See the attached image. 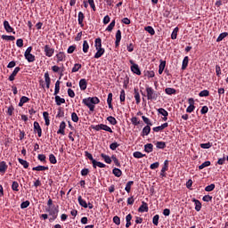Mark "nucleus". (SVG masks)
<instances>
[{"instance_id":"39448f33","label":"nucleus","mask_w":228,"mask_h":228,"mask_svg":"<svg viewBox=\"0 0 228 228\" xmlns=\"http://www.w3.org/2000/svg\"><path fill=\"white\" fill-rule=\"evenodd\" d=\"M45 54L48 58H51L53 54H54V49L51 47L49 45H45Z\"/></svg>"},{"instance_id":"ddd939ff","label":"nucleus","mask_w":228,"mask_h":228,"mask_svg":"<svg viewBox=\"0 0 228 228\" xmlns=\"http://www.w3.org/2000/svg\"><path fill=\"white\" fill-rule=\"evenodd\" d=\"M65 127H67L65 121L61 122L57 134H65Z\"/></svg>"},{"instance_id":"2f4dec72","label":"nucleus","mask_w":228,"mask_h":228,"mask_svg":"<svg viewBox=\"0 0 228 228\" xmlns=\"http://www.w3.org/2000/svg\"><path fill=\"white\" fill-rule=\"evenodd\" d=\"M43 117L45 122V126H49V124H51V121L49 120V112L47 111L43 112Z\"/></svg>"},{"instance_id":"a18cd8bd","label":"nucleus","mask_w":228,"mask_h":228,"mask_svg":"<svg viewBox=\"0 0 228 228\" xmlns=\"http://www.w3.org/2000/svg\"><path fill=\"white\" fill-rule=\"evenodd\" d=\"M158 112L162 115L163 117H168V111H167L165 109L160 108L158 109Z\"/></svg>"},{"instance_id":"2eb2a0df","label":"nucleus","mask_w":228,"mask_h":228,"mask_svg":"<svg viewBox=\"0 0 228 228\" xmlns=\"http://www.w3.org/2000/svg\"><path fill=\"white\" fill-rule=\"evenodd\" d=\"M83 20H85V14L83 13V12H78V24H79V26H81V28L85 27Z\"/></svg>"},{"instance_id":"052dcab7","label":"nucleus","mask_w":228,"mask_h":228,"mask_svg":"<svg viewBox=\"0 0 228 228\" xmlns=\"http://www.w3.org/2000/svg\"><path fill=\"white\" fill-rule=\"evenodd\" d=\"M145 155L140 151L134 152V158L140 159V158H143Z\"/></svg>"},{"instance_id":"7ed1b4c3","label":"nucleus","mask_w":228,"mask_h":228,"mask_svg":"<svg viewBox=\"0 0 228 228\" xmlns=\"http://www.w3.org/2000/svg\"><path fill=\"white\" fill-rule=\"evenodd\" d=\"M94 131H107L108 133H113V130H111V127L108 126L104 124H100L96 126H92Z\"/></svg>"},{"instance_id":"338daca9","label":"nucleus","mask_w":228,"mask_h":228,"mask_svg":"<svg viewBox=\"0 0 228 228\" xmlns=\"http://www.w3.org/2000/svg\"><path fill=\"white\" fill-rule=\"evenodd\" d=\"M213 190H215V184L212 183L210 185H208L206 188H205V191H213Z\"/></svg>"},{"instance_id":"f257e3e1","label":"nucleus","mask_w":228,"mask_h":228,"mask_svg":"<svg viewBox=\"0 0 228 228\" xmlns=\"http://www.w3.org/2000/svg\"><path fill=\"white\" fill-rule=\"evenodd\" d=\"M83 104L87 106L89 108L90 111H94L95 110V105L94 104H99L101 101L97 97H88L82 100Z\"/></svg>"},{"instance_id":"864d4df0","label":"nucleus","mask_w":228,"mask_h":228,"mask_svg":"<svg viewBox=\"0 0 228 228\" xmlns=\"http://www.w3.org/2000/svg\"><path fill=\"white\" fill-rule=\"evenodd\" d=\"M111 159L115 163L116 167H120V161H118V159H117V156L112 155Z\"/></svg>"},{"instance_id":"58836bf2","label":"nucleus","mask_w":228,"mask_h":228,"mask_svg":"<svg viewBox=\"0 0 228 228\" xmlns=\"http://www.w3.org/2000/svg\"><path fill=\"white\" fill-rule=\"evenodd\" d=\"M112 174H114V175L116 177H120V175H122V170L115 167L113 170H112Z\"/></svg>"},{"instance_id":"cd10ccee","label":"nucleus","mask_w":228,"mask_h":228,"mask_svg":"<svg viewBox=\"0 0 228 228\" xmlns=\"http://www.w3.org/2000/svg\"><path fill=\"white\" fill-rule=\"evenodd\" d=\"M153 149H154V145H152V143H147L144 145L145 152H148V153L152 152Z\"/></svg>"},{"instance_id":"c85d7f7f","label":"nucleus","mask_w":228,"mask_h":228,"mask_svg":"<svg viewBox=\"0 0 228 228\" xmlns=\"http://www.w3.org/2000/svg\"><path fill=\"white\" fill-rule=\"evenodd\" d=\"M101 157L102 158V159H104L105 163H107L108 165H110L111 163V158L104 153L101 154Z\"/></svg>"},{"instance_id":"6e6d98bb","label":"nucleus","mask_w":228,"mask_h":228,"mask_svg":"<svg viewBox=\"0 0 228 228\" xmlns=\"http://www.w3.org/2000/svg\"><path fill=\"white\" fill-rule=\"evenodd\" d=\"M113 28H115V20H113L110 25L107 27L106 31H113Z\"/></svg>"},{"instance_id":"20e7f679","label":"nucleus","mask_w":228,"mask_h":228,"mask_svg":"<svg viewBox=\"0 0 228 228\" xmlns=\"http://www.w3.org/2000/svg\"><path fill=\"white\" fill-rule=\"evenodd\" d=\"M46 213H49V216H52L50 218V222L54 220L55 218H58V208L54 207H49L48 208H46Z\"/></svg>"},{"instance_id":"e433bc0d","label":"nucleus","mask_w":228,"mask_h":228,"mask_svg":"<svg viewBox=\"0 0 228 228\" xmlns=\"http://www.w3.org/2000/svg\"><path fill=\"white\" fill-rule=\"evenodd\" d=\"M188 61H189V58L188 56H185L183 61L182 70H185L186 67H188Z\"/></svg>"},{"instance_id":"423d86ee","label":"nucleus","mask_w":228,"mask_h":228,"mask_svg":"<svg viewBox=\"0 0 228 228\" xmlns=\"http://www.w3.org/2000/svg\"><path fill=\"white\" fill-rule=\"evenodd\" d=\"M34 132L37 133L39 138L42 136V127H40V124L37 121L34 122Z\"/></svg>"},{"instance_id":"680f3d73","label":"nucleus","mask_w":228,"mask_h":228,"mask_svg":"<svg viewBox=\"0 0 228 228\" xmlns=\"http://www.w3.org/2000/svg\"><path fill=\"white\" fill-rule=\"evenodd\" d=\"M81 69V64L76 63L71 69V72H77Z\"/></svg>"},{"instance_id":"6ab92c4d","label":"nucleus","mask_w":228,"mask_h":228,"mask_svg":"<svg viewBox=\"0 0 228 228\" xmlns=\"http://www.w3.org/2000/svg\"><path fill=\"white\" fill-rule=\"evenodd\" d=\"M112 101H113V94L110 93L107 98V104L110 110H113V105L111 104Z\"/></svg>"},{"instance_id":"774afa93","label":"nucleus","mask_w":228,"mask_h":228,"mask_svg":"<svg viewBox=\"0 0 228 228\" xmlns=\"http://www.w3.org/2000/svg\"><path fill=\"white\" fill-rule=\"evenodd\" d=\"M167 170H168V160H165L164 166L161 169L162 172H167Z\"/></svg>"},{"instance_id":"ea45409f","label":"nucleus","mask_w":228,"mask_h":228,"mask_svg":"<svg viewBox=\"0 0 228 228\" xmlns=\"http://www.w3.org/2000/svg\"><path fill=\"white\" fill-rule=\"evenodd\" d=\"M88 49H90V45H88V41L85 40L83 43V53H88Z\"/></svg>"},{"instance_id":"4c0bfd02","label":"nucleus","mask_w":228,"mask_h":228,"mask_svg":"<svg viewBox=\"0 0 228 228\" xmlns=\"http://www.w3.org/2000/svg\"><path fill=\"white\" fill-rule=\"evenodd\" d=\"M18 161L24 168H28L29 167V163L22 159H18Z\"/></svg>"},{"instance_id":"603ef678","label":"nucleus","mask_w":228,"mask_h":228,"mask_svg":"<svg viewBox=\"0 0 228 228\" xmlns=\"http://www.w3.org/2000/svg\"><path fill=\"white\" fill-rule=\"evenodd\" d=\"M12 190L13 191H19V183L18 182H12Z\"/></svg>"},{"instance_id":"473e14b6","label":"nucleus","mask_w":228,"mask_h":228,"mask_svg":"<svg viewBox=\"0 0 228 228\" xmlns=\"http://www.w3.org/2000/svg\"><path fill=\"white\" fill-rule=\"evenodd\" d=\"M134 184V182L133 181H129L127 182L126 187H125V190L127 193H131V187Z\"/></svg>"},{"instance_id":"a19ab883","label":"nucleus","mask_w":228,"mask_h":228,"mask_svg":"<svg viewBox=\"0 0 228 228\" xmlns=\"http://www.w3.org/2000/svg\"><path fill=\"white\" fill-rule=\"evenodd\" d=\"M108 122L111 124V126H117V119L113 118V116H110L107 118Z\"/></svg>"},{"instance_id":"6e6552de","label":"nucleus","mask_w":228,"mask_h":228,"mask_svg":"<svg viewBox=\"0 0 228 228\" xmlns=\"http://www.w3.org/2000/svg\"><path fill=\"white\" fill-rule=\"evenodd\" d=\"M139 213H147L149 211V205L145 202H142V206L138 208Z\"/></svg>"},{"instance_id":"b1692460","label":"nucleus","mask_w":228,"mask_h":228,"mask_svg":"<svg viewBox=\"0 0 228 228\" xmlns=\"http://www.w3.org/2000/svg\"><path fill=\"white\" fill-rule=\"evenodd\" d=\"M151 133V126H146L142 128V136H149Z\"/></svg>"},{"instance_id":"72a5a7b5","label":"nucleus","mask_w":228,"mask_h":228,"mask_svg":"<svg viewBox=\"0 0 228 228\" xmlns=\"http://www.w3.org/2000/svg\"><path fill=\"white\" fill-rule=\"evenodd\" d=\"M144 29L147 31V33H149L151 36L156 35V31L154 30V28H152L151 26L145 27Z\"/></svg>"},{"instance_id":"bb28decb","label":"nucleus","mask_w":228,"mask_h":228,"mask_svg":"<svg viewBox=\"0 0 228 228\" xmlns=\"http://www.w3.org/2000/svg\"><path fill=\"white\" fill-rule=\"evenodd\" d=\"M45 84H46V88H50V86H51V77H49L48 72L45 73Z\"/></svg>"},{"instance_id":"dca6fc26","label":"nucleus","mask_w":228,"mask_h":228,"mask_svg":"<svg viewBox=\"0 0 228 228\" xmlns=\"http://www.w3.org/2000/svg\"><path fill=\"white\" fill-rule=\"evenodd\" d=\"M96 51L97 52L94 54V58H96V59L101 58V56H102V54H104V53H105L104 48H96Z\"/></svg>"},{"instance_id":"aec40b11","label":"nucleus","mask_w":228,"mask_h":228,"mask_svg":"<svg viewBox=\"0 0 228 228\" xmlns=\"http://www.w3.org/2000/svg\"><path fill=\"white\" fill-rule=\"evenodd\" d=\"M26 102H29V98L27 96H22L20 100L19 106L20 108H22Z\"/></svg>"},{"instance_id":"412c9836","label":"nucleus","mask_w":228,"mask_h":228,"mask_svg":"<svg viewBox=\"0 0 228 228\" xmlns=\"http://www.w3.org/2000/svg\"><path fill=\"white\" fill-rule=\"evenodd\" d=\"M94 47H95V49L102 48V40L101 39V37H98L95 39Z\"/></svg>"},{"instance_id":"4468645a","label":"nucleus","mask_w":228,"mask_h":228,"mask_svg":"<svg viewBox=\"0 0 228 228\" xmlns=\"http://www.w3.org/2000/svg\"><path fill=\"white\" fill-rule=\"evenodd\" d=\"M6 170H8V165H6V162L1 161L0 162V174H6Z\"/></svg>"},{"instance_id":"9d476101","label":"nucleus","mask_w":228,"mask_h":228,"mask_svg":"<svg viewBox=\"0 0 228 228\" xmlns=\"http://www.w3.org/2000/svg\"><path fill=\"white\" fill-rule=\"evenodd\" d=\"M194 102H195L193 101V98H190V99H189V104H190V106L187 107V109H186L187 113H192V111L195 110V105H193Z\"/></svg>"},{"instance_id":"e2e57ef3","label":"nucleus","mask_w":228,"mask_h":228,"mask_svg":"<svg viewBox=\"0 0 228 228\" xmlns=\"http://www.w3.org/2000/svg\"><path fill=\"white\" fill-rule=\"evenodd\" d=\"M200 97H208L209 95V91L203 90L199 94Z\"/></svg>"},{"instance_id":"69168bd1","label":"nucleus","mask_w":228,"mask_h":228,"mask_svg":"<svg viewBox=\"0 0 228 228\" xmlns=\"http://www.w3.org/2000/svg\"><path fill=\"white\" fill-rule=\"evenodd\" d=\"M28 206H29V200L23 201V202L20 204L21 209H26V208H28Z\"/></svg>"},{"instance_id":"3c124183","label":"nucleus","mask_w":228,"mask_h":228,"mask_svg":"<svg viewBox=\"0 0 228 228\" xmlns=\"http://www.w3.org/2000/svg\"><path fill=\"white\" fill-rule=\"evenodd\" d=\"M165 92L166 94H167V95H173L174 94H175V89L167 87L165 89Z\"/></svg>"},{"instance_id":"a211bd4d","label":"nucleus","mask_w":228,"mask_h":228,"mask_svg":"<svg viewBox=\"0 0 228 228\" xmlns=\"http://www.w3.org/2000/svg\"><path fill=\"white\" fill-rule=\"evenodd\" d=\"M32 170L37 172H44L45 170H49V167L45 166H37L33 167Z\"/></svg>"},{"instance_id":"5fc2aeb1","label":"nucleus","mask_w":228,"mask_h":228,"mask_svg":"<svg viewBox=\"0 0 228 228\" xmlns=\"http://www.w3.org/2000/svg\"><path fill=\"white\" fill-rule=\"evenodd\" d=\"M177 31H179V28H175V29L173 30V32L171 34L172 40H175V38H177Z\"/></svg>"},{"instance_id":"c756f323","label":"nucleus","mask_w":228,"mask_h":228,"mask_svg":"<svg viewBox=\"0 0 228 228\" xmlns=\"http://www.w3.org/2000/svg\"><path fill=\"white\" fill-rule=\"evenodd\" d=\"M93 167L94 168H97V167H99V168H105L106 164L94 160V164H93Z\"/></svg>"},{"instance_id":"09e8293b","label":"nucleus","mask_w":228,"mask_h":228,"mask_svg":"<svg viewBox=\"0 0 228 228\" xmlns=\"http://www.w3.org/2000/svg\"><path fill=\"white\" fill-rule=\"evenodd\" d=\"M156 147L157 149H165V147H167V143H165V142H157Z\"/></svg>"},{"instance_id":"37998d69","label":"nucleus","mask_w":228,"mask_h":228,"mask_svg":"<svg viewBox=\"0 0 228 228\" xmlns=\"http://www.w3.org/2000/svg\"><path fill=\"white\" fill-rule=\"evenodd\" d=\"M227 36H228L227 32L221 33L217 37L216 42H222V40H224V38H225Z\"/></svg>"},{"instance_id":"79ce46f5","label":"nucleus","mask_w":228,"mask_h":228,"mask_svg":"<svg viewBox=\"0 0 228 228\" xmlns=\"http://www.w3.org/2000/svg\"><path fill=\"white\" fill-rule=\"evenodd\" d=\"M49 161L50 163H52V165H56V163H58V160H56V157L54 156V154L49 155Z\"/></svg>"},{"instance_id":"5701e85b","label":"nucleus","mask_w":228,"mask_h":228,"mask_svg":"<svg viewBox=\"0 0 228 228\" xmlns=\"http://www.w3.org/2000/svg\"><path fill=\"white\" fill-rule=\"evenodd\" d=\"M55 102H56L57 106H61V104H65V98H61V97L56 95Z\"/></svg>"},{"instance_id":"4d7b16f0","label":"nucleus","mask_w":228,"mask_h":228,"mask_svg":"<svg viewBox=\"0 0 228 228\" xmlns=\"http://www.w3.org/2000/svg\"><path fill=\"white\" fill-rule=\"evenodd\" d=\"M71 120L73 122H79V117H77L76 112L71 113Z\"/></svg>"},{"instance_id":"13d9d810","label":"nucleus","mask_w":228,"mask_h":228,"mask_svg":"<svg viewBox=\"0 0 228 228\" xmlns=\"http://www.w3.org/2000/svg\"><path fill=\"white\" fill-rule=\"evenodd\" d=\"M152 223L154 225H158L159 224V215H155L153 216Z\"/></svg>"},{"instance_id":"393cba45","label":"nucleus","mask_w":228,"mask_h":228,"mask_svg":"<svg viewBox=\"0 0 228 228\" xmlns=\"http://www.w3.org/2000/svg\"><path fill=\"white\" fill-rule=\"evenodd\" d=\"M78 204H80L82 208H88V203H86V200H83L81 196H78Z\"/></svg>"},{"instance_id":"8fccbe9b","label":"nucleus","mask_w":228,"mask_h":228,"mask_svg":"<svg viewBox=\"0 0 228 228\" xmlns=\"http://www.w3.org/2000/svg\"><path fill=\"white\" fill-rule=\"evenodd\" d=\"M2 39H3V40H10L11 42H13V40H15V37H13V36L3 35V36H2Z\"/></svg>"},{"instance_id":"0eeeda50","label":"nucleus","mask_w":228,"mask_h":228,"mask_svg":"<svg viewBox=\"0 0 228 228\" xmlns=\"http://www.w3.org/2000/svg\"><path fill=\"white\" fill-rule=\"evenodd\" d=\"M4 28L7 33H13V35H15V31H13V28L10 26V22H8V20L4 21Z\"/></svg>"},{"instance_id":"49530a36","label":"nucleus","mask_w":228,"mask_h":228,"mask_svg":"<svg viewBox=\"0 0 228 228\" xmlns=\"http://www.w3.org/2000/svg\"><path fill=\"white\" fill-rule=\"evenodd\" d=\"M211 165V161H205L200 166H199V169L202 170L206 168V167H209Z\"/></svg>"},{"instance_id":"1a4fd4ad","label":"nucleus","mask_w":228,"mask_h":228,"mask_svg":"<svg viewBox=\"0 0 228 228\" xmlns=\"http://www.w3.org/2000/svg\"><path fill=\"white\" fill-rule=\"evenodd\" d=\"M130 69L134 74H136V76H142V71L140 70L138 64H134Z\"/></svg>"},{"instance_id":"f704fd0d","label":"nucleus","mask_w":228,"mask_h":228,"mask_svg":"<svg viewBox=\"0 0 228 228\" xmlns=\"http://www.w3.org/2000/svg\"><path fill=\"white\" fill-rule=\"evenodd\" d=\"M194 204L196 211H200V209H202V203H200L199 200H194Z\"/></svg>"},{"instance_id":"0e129e2a","label":"nucleus","mask_w":228,"mask_h":228,"mask_svg":"<svg viewBox=\"0 0 228 228\" xmlns=\"http://www.w3.org/2000/svg\"><path fill=\"white\" fill-rule=\"evenodd\" d=\"M131 122L134 126H139L140 124V120H138V118L136 117L132 118Z\"/></svg>"},{"instance_id":"7c9ffc66","label":"nucleus","mask_w":228,"mask_h":228,"mask_svg":"<svg viewBox=\"0 0 228 228\" xmlns=\"http://www.w3.org/2000/svg\"><path fill=\"white\" fill-rule=\"evenodd\" d=\"M57 62L60 63V61H63L65 60V53L60 52L56 54Z\"/></svg>"},{"instance_id":"f8f14e48","label":"nucleus","mask_w":228,"mask_h":228,"mask_svg":"<svg viewBox=\"0 0 228 228\" xmlns=\"http://www.w3.org/2000/svg\"><path fill=\"white\" fill-rule=\"evenodd\" d=\"M19 72H20V68L16 67L14 69V70L12 71V73L11 74V76L9 77V81H15V76H17V74H19Z\"/></svg>"},{"instance_id":"de8ad7c7","label":"nucleus","mask_w":228,"mask_h":228,"mask_svg":"<svg viewBox=\"0 0 228 228\" xmlns=\"http://www.w3.org/2000/svg\"><path fill=\"white\" fill-rule=\"evenodd\" d=\"M86 156L88 159H90V161H92L93 165H95V159H94V156H92L90 152L86 151Z\"/></svg>"},{"instance_id":"f03ea898","label":"nucleus","mask_w":228,"mask_h":228,"mask_svg":"<svg viewBox=\"0 0 228 228\" xmlns=\"http://www.w3.org/2000/svg\"><path fill=\"white\" fill-rule=\"evenodd\" d=\"M146 96L148 101H158V98L159 97V93H157L152 89V87H146Z\"/></svg>"},{"instance_id":"c9c22d12","label":"nucleus","mask_w":228,"mask_h":228,"mask_svg":"<svg viewBox=\"0 0 228 228\" xmlns=\"http://www.w3.org/2000/svg\"><path fill=\"white\" fill-rule=\"evenodd\" d=\"M134 99H135V102L136 104H139L140 102H141V99H140V93L138 92L137 89H134Z\"/></svg>"},{"instance_id":"a878e982","label":"nucleus","mask_w":228,"mask_h":228,"mask_svg":"<svg viewBox=\"0 0 228 228\" xmlns=\"http://www.w3.org/2000/svg\"><path fill=\"white\" fill-rule=\"evenodd\" d=\"M24 56L28 63H33V61H35V55H33L32 53L24 54Z\"/></svg>"},{"instance_id":"9b49d317","label":"nucleus","mask_w":228,"mask_h":228,"mask_svg":"<svg viewBox=\"0 0 228 228\" xmlns=\"http://www.w3.org/2000/svg\"><path fill=\"white\" fill-rule=\"evenodd\" d=\"M120 40H122V31H120V29H118L116 32V47H118V45H120Z\"/></svg>"},{"instance_id":"c03bdc74","label":"nucleus","mask_w":228,"mask_h":228,"mask_svg":"<svg viewBox=\"0 0 228 228\" xmlns=\"http://www.w3.org/2000/svg\"><path fill=\"white\" fill-rule=\"evenodd\" d=\"M58 94H60V81L57 80L55 83V89H54V94L53 95H58Z\"/></svg>"},{"instance_id":"4be33fe9","label":"nucleus","mask_w":228,"mask_h":228,"mask_svg":"<svg viewBox=\"0 0 228 228\" xmlns=\"http://www.w3.org/2000/svg\"><path fill=\"white\" fill-rule=\"evenodd\" d=\"M87 85H88V83L86 82V79H85V78L80 79V81H79L80 90H86Z\"/></svg>"},{"instance_id":"f3484780","label":"nucleus","mask_w":228,"mask_h":228,"mask_svg":"<svg viewBox=\"0 0 228 228\" xmlns=\"http://www.w3.org/2000/svg\"><path fill=\"white\" fill-rule=\"evenodd\" d=\"M165 67H167V61L160 60V64L159 66V74H163V70H165Z\"/></svg>"},{"instance_id":"bf43d9fd","label":"nucleus","mask_w":228,"mask_h":228,"mask_svg":"<svg viewBox=\"0 0 228 228\" xmlns=\"http://www.w3.org/2000/svg\"><path fill=\"white\" fill-rule=\"evenodd\" d=\"M142 118L144 124H147V126H152V123L151 122V119H149V118L142 116Z\"/></svg>"}]
</instances>
